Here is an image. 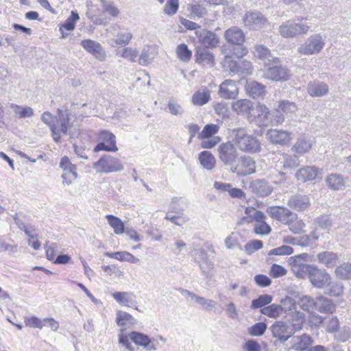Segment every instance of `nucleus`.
<instances>
[{
	"mask_svg": "<svg viewBox=\"0 0 351 351\" xmlns=\"http://www.w3.org/2000/svg\"><path fill=\"white\" fill-rule=\"evenodd\" d=\"M100 2L104 12H107L113 17H117L119 15L120 11L114 5L113 2L106 0H100Z\"/></svg>",
	"mask_w": 351,
	"mask_h": 351,
	"instance_id": "5fc2aeb1",
	"label": "nucleus"
},
{
	"mask_svg": "<svg viewBox=\"0 0 351 351\" xmlns=\"http://www.w3.org/2000/svg\"><path fill=\"white\" fill-rule=\"evenodd\" d=\"M254 53L256 57L265 61L267 66L270 65L271 62L275 64L280 63V59L276 57H273L269 49L263 45L256 46Z\"/></svg>",
	"mask_w": 351,
	"mask_h": 351,
	"instance_id": "bb28decb",
	"label": "nucleus"
},
{
	"mask_svg": "<svg viewBox=\"0 0 351 351\" xmlns=\"http://www.w3.org/2000/svg\"><path fill=\"white\" fill-rule=\"evenodd\" d=\"M268 215L281 223L286 224L298 219V215L284 206H269L267 209Z\"/></svg>",
	"mask_w": 351,
	"mask_h": 351,
	"instance_id": "9d476101",
	"label": "nucleus"
},
{
	"mask_svg": "<svg viewBox=\"0 0 351 351\" xmlns=\"http://www.w3.org/2000/svg\"><path fill=\"white\" fill-rule=\"evenodd\" d=\"M93 169L99 173H108L122 171L123 165L119 159L109 154H105L93 163Z\"/></svg>",
	"mask_w": 351,
	"mask_h": 351,
	"instance_id": "39448f33",
	"label": "nucleus"
},
{
	"mask_svg": "<svg viewBox=\"0 0 351 351\" xmlns=\"http://www.w3.org/2000/svg\"><path fill=\"white\" fill-rule=\"evenodd\" d=\"M199 267L202 274L206 278H210L213 275L215 264L209 258L203 261H200Z\"/></svg>",
	"mask_w": 351,
	"mask_h": 351,
	"instance_id": "c03bdc74",
	"label": "nucleus"
},
{
	"mask_svg": "<svg viewBox=\"0 0 351 351\" xmlns=\"http://www.w3.org/2000/svg\"><path fill=\"white\" fill-rule=\"evenodd\" d=\"M309 29L310 26L307 24L288 20L279 26L278 33L282 38H295L306 34Z\"/></svg>",
	"mask_w": 351,
	"mask_h": 351,
	"instance_id": "7ed1b4c3",
	"label": "nucleus"
},
{
	"mask_svg": "<svg viewBox=\"0 0 351 351\" xmlns=\"http://www.w3.org/2000/svg\"><path fill=\"white\" fill-rule=\"evenodd\" d=\"M234 142L227 141L221 143L217 148L218 156L220 161L230 168L237 162L239 153Z\"/></svg>",
	"mask_w": 351,
	"mask_h": 351,
	"instance_id": "423d86ee",
	"label": "nucleus"
},
{
	"mask_svg": "<svg viewBox=\"0 0 351 351\" xmlns=\"http://www.w3.org/2000/svg\"><path fill=\"white\" fill-rule=\"evenodd\" d=\"M283 159L284 161L282 168L285 170L296 168L300 165V163L299 157L296 154H285L283 155Z\"/></svg>",
	"mask_w": 351,
	"mask_h": 351,
	"instance_id": "58836bf2",
	"label": "nucleus"
},
{
	"mask_svg": "<svg viewBox=\"0 0 351 351\" xmlns=\"http://www.w3.org/2000/svg\"><path fill=\"white\" fill-rule=\"evenodd\" d=\"M176 53L178 58L183 62H188L192 56V52L189 49L186 44H180L176 48Z\"/></svg>",
	"mask_w": 351,
	"mask_h": 351,
	"instance_id": "603ef678",
	"label": "nucleus"
},
{
	"mask_svg": "<svg viewBox=\"0 0 351 351\" xmlns=\"http://www.w3.org/2000/svg\"><path fill=\"white\" fill-rule=\"evenodd\" d=\"M116 322L118 326H123L127 324H134L135 319L126 312L117 311Z\"/></svg>",
	"mask_w": 351,
	"mask_h": 351,
	"instance_id": "49530a36",
	"label": "nucleus"
},
{
	"mask_svg": "<svg viewBox=\"0 0 351 351\" xmlns=\"http://www.w3.org/2000/svg\"><path fill=\"white\" fill-rule=\"evenodd\" d=\"M308 279L315 287L322 289L329 284L331 277L325 269L313 266Z\"/></svg>",
	"mask_w": 351,
	"mask_h": 351,
	"instance_id": "9b49d317",
	"label": "nucleus"
},
{
	"mask_svg": "<svg viewBox=\"0 0 351 351\" xmlns=\"http://www.w3.org/2000/svg\"><path fill=\"white\" fill-rule=\"evenodd\" d=\"M267 66L268 68L263 74L265 78L275 82L287 81L290 79L291 71L287 67L272 62Z\"/></svg>",
	"mask_w": 351,
	"mask_h": 351,
	"instance_id": "1a4fd4ad",
	"label": "nucleus"
},
{
	"mask_svg": "<svg viewBox=\"0 0 351 351\" xmlns=\"http://www.w3.org/2000/svg\"><path fill=\"white\" fill-rule=\"evenodd\" d=\"M195 61L204 65H213L215 56L206 48L197 47L195 54Z\"/></svg>",
	"mask_w": 351,
	"mask_h": 351,
	"instance_id": "c85d7f7f",
	"label": "nucleus"
},
{
	"mask_svg": "<svg viewBox=\"0 0 351 351\" xmlns=\"http://www.w3.org/2000/svg\"><path fill=\"white\" fill-rule=\"evenodd\" d=\"M106 217L116 234L119 235L125 232L124 223L119 217L112 215H108Z\"/></svg>",
	"mask_w": 351,
	"mask_h": 351,
	"instance_id": "e433bc0d",
	"label": "nucleus"
},
{
	"mask_svg": "<svg viewBox=\"0 0 351 351\" xmlns=\"http://www.w3.org/2000/svg\"><path fill=\"white\" fill-rule=\"evenodd\" d=\"M267 329V324L264 322H258L248 328V333L251 336L259 337L263 335Z\"/></svg>",
	"mask_w": 351,
	"mask_h": 351,
	"instance_id": "4d7b16f0",
	"label": "nucleus"
},
{
	"mask_svg": "<svg viewBox=\"0 0 351 351\" xmlns=\"http://www.w3.org/2000/svg\"><path fill=\"white\" fill-rule=\"evenodd\" d=\"M245 241L244 237L239 232H231L224 240L225 246L228 250H243L242 243Z\"/></svg>",
	"mask_w": 351,
	"mask_h": 351,
	"instance_id": "b1692460",
	"label": "nucleus"
},
{
	"mask_svg": "<svg viewBox=\"0 0 351 351\" xmlns=\"http://www.w3.org/2000/svg\"><path fill=\"white\" fill-rule=\"evenodd\" d=\"M219 131V126L215 124H208L204 126L202 131L199 134V138H208L214 137Z\"/></svg>",
	"mask_w": 351,
	"mask_h": 351,
	"instance_id": "3c124183",
	"label": "nucleus"
},
{
	"mask_svg": "<svg viewBox=\"0 0 351 351\" xmlns=\"http://www.w3.org/2000/svg\"><path fill=\"white\" fill-rule=\"evenodd\" d=\"M230 171L239 176H246L256 171V162L253 158L243 155L238 157L237 162L230 168Z\"/></svg>",
	"mask_w": 351,
	"mask_h": 351,
	"instance_id": "6e6552de",
	"label": "nucleus"
},
{
	"mask_svg": "<svg viewBox=\"0 0 351 351\" xmlns=\"http://www.w3.org/2000/svg\"><path fill=\"white\" fill-rule=\"evenodd\" d=\"M291 270L295 276L299 278H305L309 277L313 265L306 264L304 263H290Z\"/></svg>",
	"mask_w": 351,
	"mask_h": 351,
	"instance_id": "c756f323",
	"label": "nucleus"
},
{
	"mask_svg": "<svg viewBox=\"0 0 351 351\" xmlns=\"http://www.w3.org/2000/svg\"><path fill=\"white\" fill-rule=\"evenodd\" d=\"M263 246V242L260 240H253L244 245L243 250L248 254H252L255 251L261 249Z\"/></svg>",
	"mask_w": 351,
	"mask_h": 351,
	"instance_id": "680f3d73",
	"label": "nucleus"
},
{
	"mask_svg": "<svg viewBox=\"0 0 351 351\" xmlns=\"http://www.w3.org/2000/svg\"><path fill=\"white\" fill-rule=\"evenodd\" d=\"M245 213L248 218H251L252 220L256 222L261 221L266 219V216L262 211L258 210L253 207H247Z\"/></svg>",
	"mask_w": 351,
	"mask_h": 351,
	"instance_id": "864d4df0",
	"label": "nucleus"
},
{
	"mask_svg": "<svg viewBox=\"0 0 351 351\" xmlns=\"http://www.w3.org/2000/svg\"><path fill=\"white\" fill-rule=\"evenodd\" d=\"M190 12L191 15L195 19L196 18L199 19L204 17L207 13V10L202 5L194 4L190 6Z\"/></svg>",
	"mask_w": 351,
	"mask_h": 351,
	"instance_id": "052dcab7",
	"label": "nucleus"
},
{
	"mask_svg": "<svg viewBox=\"0 0 351 351\" xmlns=\"http://www.w3.org/2000/svg\"><path fill=\"white\" fill-rule=\"evenodd\" d=\"M325 45V40L320 34L310 36L304 44L298 47V51L300 54L309 56L319 53Z\"/></svg>",
	"mask_w": 351,
	"mask_h": 351,
	"instance_id": "0eeeda50",
	"label": "nucleus"
},
{
	"mask_svg": "<svg viewBox=\"0 0 351 351\" xmlns=\"http://www.w3.org/2000/svg\"><path fill=\"white\" fill-rule=\"evenodd\" d=\"M265 136L271 143L281 146L287 145L291 138V134L287 131L276 129L268 130Z\"/></svg>",
	"mask_w": 351,
	"mask_h": 351,
	"instance_id": "f3484780",
	"label": "nucleus"
},
{
	"mask_svg": "<svg viewBox=\"0 0 351 351\" xmlns=\"http://www.w3.org/2000/svg\"><path fill=\"white\" fill-rule=\"evenodd\" d=\"M273 300V297L268 294L261 295L258 298L252 301L251 308L256 309L263 308L265 306L269 304Z\"/></svg>",
	"mask_w": 351,
	"mask_h": 351,
	"instance_id": "09e8293b",
	"label": "nucleus"
},
{
	"mask_svg": "<svg viewBox=\"0 0 351 351\" xmlns=\"http://www.w3.org/2000/svg\"><path fill=\"white\" fill-rule=\"evenodd\" d=\"M252 192L257 196L265 197L271 194L272 186L265 180H256L251 184Z\"/></svg>",
	"mask_w": 351,
	"mask_h": 351,
	"instance_id": "a878e982",
	"label": "nucleus"
},
{
	"mask_svg": "<svg viewBox=\"0 0 351 351\" xmlns=\"http://www.w3.org/2000/svg\"><path fill=\"white\" fill-rule=\"evenodd\" d=\"M289 226V230L294 234H300L304 231L305 223L302 220L294 219L286 223Z\"/></svg>",
	"mask_w": 351,
	"mask_h": 351,
	"instance_id": "338daca9",
	"label": "nucleus"
},
{
	"mask_svg": "<svg viewBox=\"0 0 351 351\" xmlns=\"http://www.w3.org/2000/svg\"><path fill=\"white\" fill-rule=\"evenodd\" d=\"M195 34L198 42L205 48H215L219 44V38L213 32L199 28Z\"/></svg>",
	"mask_w": 351,
	"mask_h": 351,
	"instance_id": "ddd939ff",
	"label": "nucleus"
},
{
	"mask_svg": "<svg viewBox=\"0 0 351 351\" xmlns=\"http://www.w3.org/2000/svg\"><path fill=\"white\" fill-rule=\"evenodd\" d=\"M113 298L120 304L125 306L134 307L138 310L136 306V296L132 292H114L112 294Z\"/></svg>",
	"mask_w": 351,
	"mask_h": 351,
	"instance_id": "412c9836",
	"label": "nucleus"
},
{
	"mask_svg": "<svg viewBox=\"0 0 351 351\" xmlns=\"http://www.w3.org/2000/svg\"><path fill=\"white\" fill-rule=\"evenodd\" d=\"M322 169L315 166H305L298 169L295 173V178L298 181L303 182L308 181H317L322 178Z\"/></svg>",
	"mask_w": 351,
	"mask_h": 351,
	"instance_id": "f8f14e48",
	"label": "nucleus"
},
{
	"mask_svg": "<svg viewBox=\"0 0 351 351\" xmlns=\"http://www.w3.org/2000/svg\"><path fill=\"white\" fill-rule=\"evenodd\" d=\"M234 142L236 147L242 152L257 154L262 150L259 139L253 134H248L243 128H234L232 130Z\"/></svg>",
	"mask_w": 351,
	"mask_h": 351,
	"instance_id": "f03ea898",
	"label": "nucleus"
},
{
	"mask_svg": "<svg viewBox=\"0 0 351 351\" xmlns=\"http://www.w3.org/2000/svg\"><path fill=\"white\" fill-rule=\"evenodd\" d=\"M287 205L293 210L303 211L310 206V200L307 195L296 194L289 199Z\"/></svg>",
	"mask_w": 351,
	"mask_h": 351,
	"instance_id": "aec40b11",
	"label": "nucleus"
},
{
	"mask_svg": "<svg viewBox=\"0 0 351 351\" xmlns=\"http://www.w3.org/2000/svg\"><path fill=\"white\" fill-rule=\"evenodd\" d=\"M98 137L100 141L109 144L114 147V148H118L116 145V136L112 132L107 130H102L99 132Z\"/></svg>",
	"mask_w": 351,
	"mask_h": 351,
	"instance_id": "6e6d98bb",
	"label": "nucleus"
},
{
	"mask_svg": "<svg viewBox=\"0 0 351 351\" xmlns=\"http://www.w3.org/2000/svg\"><path fill=\"white\" fill-rule=\"evenodd\" d=\"M299 306L305 311L311 312L315 311V299L309 296H303L298 300Z\"/></svg>",
	"mask_w": 351,
	"mask_h": 351,
	"instance_id": "de8ad7c7",
	"label": "nucleus"
},
{
	"mask_svg": "<svg viewBox=\"0 0 351 351\" xmlns=\"http://www.w3.org/2000/svg\"><path fill=\"white\" fill-rule=\"evenodd\" d=\"M261 313L271 318H278L282 315V308L279 304H272L261 308Z\"/></svg>",
	"mask_w": 351,
	"mask_h": 351,
	"instance_id": "a19ab883",
	"label": "nucleus"
},
{
	"mask_svg": "<svg viewBox=\"0 0 351 351\" xmlns=\"http://www.w3.org/2000/svg\"><path fill=\"white\" fill-rule=\"evenodd\" d=\"M81 45L97 60L101 61L105 60L106 52L101 45L97 41L90 39L83 40L81 42Z\"/></svg>",
	"mask_w": 351,
	"mask_h": 351,
	"instance_id": "6ab92c4d",
	"label": "nucleus"
},
{
	"mask_svg": "<svg viewBox=\"0 0 351 351\" xmlns=\"http://www.w3.org/2000/svg\"><path fill=\"white\" fill-rule=\"evenodd\" d=\"M195 301L197 304L201 305L204 310L207 311L213 310L217 304V302L213 300H208L198 295Z\"/></svg>",
	"mask_w": 351,
	"mask_h": 351,
	"instance_id": "0e129e2a",
	"label": "nucleus"
},
{
	"mask_svg": "<svg viewBox=\"0 0 351 351\" xmlns=\"http://www.w3.org/2000/svg\"><path fill=\"white\" fill-rule=\"evenodd\" d=\"M313 143L311 138L306 136H301L299 137L291 147V150L300 155L308 152L312 148Z\"/></svg>",
	"mask_w": 351,
	"mask_h": 351,
	"instance_id": "cd10ccee",
	"label": "nucleus"
},
{
	"mask_svg": "<svg viewBox=\"0 0 351 351\" xmlns=\"http://www.w3.org/2000/svg\"><path fill=\"white\" fill-rule=\"evenodd\" d=\"M80 19L78 13L76 11H71V16L65 21V22L60 27V30L62 32V37L64 38L65 35L63 32V29L68 31L74 29L76 22Z\"/></svg>",
	"mask_w": 351,
	"mask_h": 351,
	"instance_id": "ea45409f",
	"label": "nucleus"
},
{
	"mask_svg": "<svg viewBox=\"0 0 351 351\" xmlns=\"http://www.w3.org/2000/svg\"><path fill=\"white\" fill-rule=\"evenodd\" d=\"M224 37L229 44L239 46V51H234L236 56L240 58L247 53V48L243 46L245 37L242 29L236 26L231 27L225 32Z\"/></svg>",
	"mask_w": 351,
	"mask_h": 351,
	"instance_id": "20e7f679",
	"label": "nucleus"
},
{
	"mask_svg": "<svg viewBox=\"0 0 351 351\" xmlns=\"http://www.w3.org/2000/svg\"><path fill=\"white\" fill-rule=\"evenodd\" d=\"M317 259L328 268H332L337 265L339 257L337 254L332 252L326 251L319 253L317 255Z\"/></svg>",
	"mask_w": 351,
	"mask_h": 351,
	"instance_id": "2f4dec72",
	"label": "nucleus"
},
{
	"mask_svg": "<svg viewBox=\"0 0 351 351\" xmlns=\"http://www.w3.org/2000/svg\"><path fill=\"white\" fill-rule=\"evenodd\" d=\"M336 309V305L331 299L323 295L315 298V311L322 313H332Z\"/></svg>",
	"mask_w": 351,
	"mask_h": 351,
	"instance_id": "5701e85b",
	"label": "nucleus"
},
{
	"mask_svg": "<svg viewBox=\"0 0 351 351\" xmlns=\"http://www.w3.org/2000/svg\"><path fill=\"white\" fill-rule=\"evenodd\" d=\"M210 99V91L204 89L202 92L198 90L192 97V102L194 105L203 106L207 104Z\"/></svg>",
	"mask_w": 351,
	"mask_h": 351,
	"instance_id": "4c0bfd02",
	"label": "nucleus"
},
{
	"mask_svg": "<svg viewBox=\"0 0 351 351\" xmlns=\"http://www.w3.org/2000/svg\"><path fill=\"white\" fill-rule=\"evenodd\" d=\"M308 93L312 97H322L328 93V86L321 82H311L308 85Z\"/></svg>",
	"mask_w": 351,
	"mask_h": 351,
	"instance_id": "473e14b6",
	"label": "nucleus"
},
{
	"mask_svg": "<svg viewBox=\"0 0 351 351\" xmlns=\"http://www.w3.org/2000/svg\"><path fill=\"white\" fill-rule=\"evenodd\" d=\"M245 89L247 93L253 99L263 97L266 93L265 86L256 81L247 82Z\"/></svg>",
	"mask_w": 351,
	"mask_h": 351,
	"instance_id": "7c9ffc66",
	"label": "nucleus"
},
{
	"mask_svg": "<svg viewBox=\"0 0 351 351\" xmlns=\"http://www.w3.org/2000/svg\"><path fill=\"white\" fill-rule=\"evenodd\" d=\"M328 187L332 190L340 191L346 188V180L341 174L330 173L326 178Z\"/></svg>",
	"mask_w": 351,
	"mask_h": 351,
	"instance_id": "393cba45",
	"label": "nucleus"
},
{
	"mask_svg": "<svg viewBox=\"0 0 351 351\" xmlns=\"http://www.w3.org/2000/svg\"><path fill=\"white\" fill-rule=\"evenodd\" d=\"M325 293L330 296H339L343 293V286L340 282H331L327 286Z\"/></svg>",
	"mask_w": 351,
	"mask_h": 351,
	"instance_id": "a18cd8bd",
	"label": "nucleus"
},
{
	"mask_svg": "<svg viewBox=\"0 0 351 351\" xmlns=\"http://www.w3.org/2000/svg\"><path fill=\"white\" fill-rule=\"evenodd\" d=\"M337 277L342 280L351 279V263H343L335 269Z\"/></svg>",
	"mask_w": 351,
	"mask_h": 351,
	"instance_id": "79ce46f5",
	"label": "nucleus"
},
{
	"mask_svg": "<svg viewBox=\"0 0 351 351\" xmlns=\"http://www.w3.org/2000/svg\"><path fill=\"white\" fill-rule=\"evenodd\" d=\"M10 108L14 113V116L19 119L32 117L34 115V110L29 106H19L15 104H10Z\"/></svg>",
	"mask_w": 351,
	"mask_h": 351,
	"instance_id": "72a5a7b5",
	"label": "nucleus"
},
{
	"mask_svg": "<svg viewBox=\"0 0 351 351\" xmlns=\"http://www.w3.org/2000/svg\"><path fill=\"white\" fill-rule=\"evenodd\" d=\"M130 339L137 346L147 348L148 350H155L156 348L154 345H151L150 338L145 334L132 331L129 334Z\"/></svg>",
	"mask_w": 351,
	"mask_h": 351,
	"instance_id": "4be33fe9",
	"label": "nucleus"
},
{
	"mask_svg": "<svg viewBox=\"0 0 351 351\" xmlns=\"http://www.w3.org/2000/svg\"><path fill=\"white\" fill-rule=\"evenodd\" d=\"M271 230V227L265 222V220L256 222L254 227V232L257 234H268Z\"/></svg>",
	"mask_w": 351,
	"mask_h": 351,
	"instance_id": "774afa93",
	"label": "nucleus"
},
{
	"mask_svg": "<svg viewBox=\"0 0 351 351\" xmlns=\"http://www.w3.org/2000/svg\"><path fill=\"white\" fill-rule=\"evenodd\" d=\"M243 21L249 29H258L263 27L268 21L260 12H247L245 14Z\"/></svg>",
	"mask_w": 351,
	"mask_h": 351,
	"instance_id": "2eb2a0df",
	"label": "nucleus"
},
{
	"mask_svg": "<svg viewBox=\"0 0 351 351\" xmlns=\"http://www.w3.org/2000/svg\"><path fill=\"white\" fill-rule=\"evenodd\" d=\"M70 118H56L54 123L51 125V132L52 136L56 142H59L62 135H65L70 128Z\"/></svg>",
	"mask_w": 351,
	"mask_h": 351,
	"instance_id": "dca6fc26",
	"label": "nucleus"
},
{
	"mask_svg": "<svg viewBox=\"0 0 351 351\" xmlns=\"http://www.w3.org/2000/svg\"><path fill=\"white\" fill-rule=\"evenodd\" d=\"M198 158L201 165L207 170H212L215 166V158L213 154L208 151L200 152Z\"/></svg>",
	"mask_w": 351,
	"mask_h": 351,
	"instance_id": "c9c22d12",
	"label": "nucleus"
},
{
	"mask_svg": "<svg viewBox=\"0 0 351 351\" xmlns=\"http://www.w3.org/2000/svg\"><path fill=\"white\" fill-rule=\"evenodd\" d=\"M280 303L281 304H279V306L282 308V313L284 312L285 313H287L288 312H290V315L292 319L293 312L296 311V302L294 300V299L289 296H287L281 300Z\"/></svg>",
	"mask_w": 351,
	"mask_h": 351,
	"instance_id": "37998d69",
	"label": "nucleus"
},
{
	"mask_svg": "<svg viewBox=\"0 0 351 351\" xmlns=\"http://www.w3.org/2000/svg\"><path fill=\"white\" fill-rule=\"evenodd\" d=\"M132 38V34L128 30H121L117 35L115 39V43L117 45H128Z\"/></svg>",
	"mask_w": 351,
	"mask_h": 351,
	"instance_id": "13d9d810",
	"label": "nucleus"
},
{
	"mask_svg": "<svg viewBox=\"0 0 351 351\" xmlns=\"http://www.w3.org/2000/svg\"><path fill=\"white\" fill-rule=\"evenodd\" d=\"M315 224L322 229H328L332 226V220L329 215H323L317 217Z\"/></svg>",
	"mask_w": 351,
	"mask_h": 351,
	"instance_id": "69168bd1",
	"label": "nucleus"
},
{
	"mask_svg": "<svg viewBox=\"0 0 351 351\" xmlns=\"http://www.w3.org/2000/svg\"><path fill=\"white\" fill-rule=\"evenodd\" d=\"M276 110L278 112H282V114H291L294 113L297 110V106L293 102L284 100L278 104Z\"/></svg>",
	"mask_w": 351,
	"mask_h": 351,
	"instance_id": "8fccbe9b",
	"label": "nucleus"
},
{
	"mask_svg": "<svg viewBox=\"0 0 351 351\" xmlns=\"http://www.w3.org/2000/svg\"><path fill=\"white\" fill-rule=\"evenodd\" d=\"M60 167L63 171L61 176L63 183L67 185L71 184L77 177L76 166L71 162L67 156H64L60 160Z\"/></svg>",
	"mask_w": 351,
	"mask_h": 351,
	"instance_id": "4468645a",
	"label": "nucleus"
},
{
	"mask_svg": "<svg viewBox=\"0 0 351 351\" xmlns=\"http://www.w3.org/2000/svg\"><path fill=\"white\" fill-rule=\"evenodd\" d=\"M293 253V249L292 247L289 245H282L271 250L268 254L269 256H285L290 255Z\"/></svg>",
	"mask_w": 351,
	"mask_h": 351,
	"instance_id": "bf43d9fd",
	"label": "nucleus"
},
{
	"mask_svg": "<svg viewBox=\"0 0 351 351\" xmlns=\"http://www.w3.org/2000/svg\"><path fill=\"white\" fill-rule=\"evenodd\" d=\"M304 321V313L295 311L293 314L291 323L288 324L286 322H276L271 327L272 335L278 338L281 343L287 341L295 332L302 328Z\"/></svg>",
	"mask_w": 351,
	"mask_h": 351,
	"instance_id": "f257e3e1",
	"label": "nucleus"
},
{
	"mask_svg": "<svg viewBox=\"0 0 351 351\" xmlns=\"http://www.w3.org/2000/svg\"><path fill=\"white\" fill-rule=\"evenodd\" d=\"M218 94L225 99H234L239 94L237 83L232 80H224L219 87Z\"/></svg>",
	"mask_w": 351,
	"mask_h": 351,
	"instance_id": "a211bd4d",
	"label": "nucleus"
},
{
	"mask_svg": "<svg viewBox=\"0 0 351 351\" xmlns=\"http://www.w3.org/2000/svg\"><path fill=\"white\" fill-rule=\"evenodd\" d=\"M178 8V0H167L164 7V13L168 16H173L176 14Z\"/></svg>",
	"mask_w": 351,
	"mask_h": 351,
	"instance_id": "e2e57ef3",
	"label": "nucleus"
},
{
	"mask_svg": "<svg viewBox=\"0 0 351 351\" xmlns=\"http://www.w3.org/2000/svg\"><path fill=\"white\" fill-rule=\"evenodd\" d=\"M232 110L237 114H248L253 108V104L249 99H239L232 104Z\"/></svg>",
	"mask_w": 351,
	"mask_h": 351,
	"instance_id": "f704fd0d",
	"label": "nucleus"
}]
</instances>
